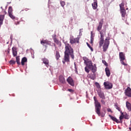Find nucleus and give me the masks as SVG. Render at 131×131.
<instances>
[{"label": "nucleus", "instance_id": "nucleus-1", "mask_svg": "<svg viewBox=\"0 0 131 131\" xmlns=\"http://www.w3.org/2000/svg\"><path fill=\"white\" fill-rule=\"evenodd\" d=\"M70 57L74 60V50L70 44L65 43L64 60L66 62H70Z\"/></svg>", "mask_w": 131, "mask_h": 131}, {"label": "nucleus", "instance_id": "nucleus-2", "mask_svg": "<svg viewBox=\"0 0 131 131\" xmlns=\"http://www.w3.org/2000/svg\"><path fill=\"white\" fill-rule=\"evenodd\" d=\"M83 60L84 61V63L86 64V67L84 68V70L85 72L87 73H89L90 72V70H91L95 74L96 72H97V66L96 64H94L93 65V63H92V60L89 59L86 57H83Z\"/></svg>", "mask_w": 131, "mask_h": 131}, {"label": "nucleus", "instance_id": "nucleus-3", "mask_svg": "<svg viewBox=\"0 0 131 131\" xmlns=\"http://www.w3.org/2000/svg\"><path fill=\"white\" fill-rule=\"evenodd\" d=\"M94 100L95 104V112L100 116L101 114V103L99 102L96 96L94 97Z\"/></svg>", "mask_w": 131, "mask_h": 131}, {"label": "nucleus", "instance_id": "nucleus-4", "mask_svg": "<svg viewBox=\"0 0 131 131\" xmlns=\"http://www.w3.org/2000/svg\"><path fill=\"white\" fill-rule=\"evenodd\" d=\"M110 37H107L104 40V44L102 46L103 51L106 52L108 50L109 45H110Z\"/></svg>", "mask_w": 131, "mask_h": 131}, {"label": "nucleus", "instance_id": "nucleus-5", "mask_svg": "<svg viewBox=\"0 0 131 131\" xmlns=\"http://www.w3.org/2000/svg\"><path fill=\"white\" fill-rule=\"evenodd\" d=\"M119 7L122 19L123 20H124V17H125V15L126 14V11L124 9V3H122L121 4H119Z\"/></svg>", "mask_w": 131, "mask_h": 131}, {"label": "nucleus", "instance_id": "nucleus-6", "mask_svg": "<svg viewBox=\"0 0 131 131\" xmlns=\"http://www.w3.org/2000/svg\"><path fill=\"white\" fill-rule=\"evenodd\" d=\"M79 43V37L74 38L73 36L70 37V43L71 45H74V43Z\"/></svg>", "mask_w": 131, "mask_h": 131}, {"label": "nucleus", "instance_id": "nucleus-7", "mask_svg": "<svg viewBox=\"0 0 131 131\" xmlns=\"http://www.w3.org/2000/svg\"><path fill=\"white\" fill-rule=\"evenodd\" d=\"M119 58L120 60L121 63L122 65L125 66V63L124 62V60H125V55H124V53L123 52L119 53Z\"/></svg>", "mask_w": 131, "mask_h": 131}, {"label": "nucleus", "instance_id": "nucleus-8", "mask_svg": "<svg viewBox=\"0 0 131 131\" xmlns=\"http://www.w3.org/2000/svg\"><path fill=\"white\" fill-rule=\"evenodd\" d=\"M104 34L102 32H100V40L99 41V47L101 48L104 44Z\"/></svg>", "mask_w": 131, "mask_h": 131}, {"label": "nucleus", "instance_id": "nucleus-9", "mask_svg": "<svg viewBox=\"0 0 131 131\" xmlns=\"http://www.w3.org/2000/svg\"><path fill=\"white\" fill-rule=\"evenodd\" d=\"M104 85L107 90H110L111 89H112L113 85L112 83H110L109 82H104Z\"/></svg>", "mask_w": 131, "mask_h": 131}, {"label": "nucleus", "instance_id": "nucleus-10", "mask_svg": "<svg viewBox=\"0 0 131 131\" xmlns=\"http://www.w3.org/2000/svg\"><path fill=\"white\" fill-rule=\"evenodd\" d=\"M41 45H42L44 47H46L47 48V46H50L51 45V42L50 41H48L47 40H42L40 41Z\"/></svg>", "mask_w": 131, "mask_h": 131}, {"label": "nucleus", "instance_id": "nucleus-11", "mask_svg": "<svg viewBox=\"0 0 131 131\" xmlns=\"http://www.w3.org/2000/svg\"><path fill=\"white\" fill-rule=\"evenodd\" d=\"M67 81L68 82L69 84H70L72 86H74V81L71 77H69L67 79Z\"/></svg>", "mask_w": 131, "mask_h": 131}, {"label": "nucleus", "instance_id": "nucleus-12", "mask_svg": "<svg viewBox=\"0 0 131 131\" xmlns=\"http://www.w3.org/2000/svg\"><path fill=\"white\" fill-rule=\"evenodd\" d=\"M4 14L0 15V27L3 24V21H4V19H5V15L7 14V12H6V11H4Z\"/></svg>", "mask_w": 131, "mask_h": 131}, {"label": "nucleus", "instance_id": "nucleus-13", "mask_svg": "<svg viewBox=\"0 0 131 131\" xmlns=\"http://www.w3.org/2000/svg\"><path fill=\"white\" fill-rule=\"evenodd\" d=\"M103 23H104V19H101L99 23V25L97 27L98 31H100L101 29H102V27H103Z\"/></svg>", "mask_w": 131, "mask_h": 131}, {"label": "nucleus", "instance_id": "nucleus-14", "mask_svg": "<svg viewBox=\"0 0 131 131\" xmlns=\"http://www.w3.org/2000/svg\"><path fill=\"white\" fill-rule=\"evenodd\" d=\"M59 80L60 83H62L63 84L66 83V81L65 80V78L63 75H60L59 77Z\"/></svg>", "mask_w": 131, "mask_h": 131}, {"label": "nucleus", "instance_id": "nucleus-15", "mask_svg": "<svg viewBox=\"0 0 131 131\" xmlns=\"http://www.w3.org/2000/svg\"><path fill=\"white\" fill-rule=\"evenodd\" d=\"M125 94L127 97H129V98L131 97V89L129 88V87H128L125 91Z\"/></svg>", "mask_w": 131, "mask_h": 131}, {"label": "nucleus", "instance_id": "nucleus-16", "mask_svg": "<svg viewBox=\"0 0 131 131\" xmlns=\"http://www.w3.org/2000/svg\"><path fill=\"white\" fill-rule=\"evenodd\" d=\"M55 57V59H56L57 60H59L60 58H61V55H60V52L59 51H55L54 52Z\"/></svg>", "mask_w": 131, "mask_h": 131}, {"label": "nucleus", "instance_id": "nucleus-17", "mask_svg": "<svg viewBox=\"0 0 131 131\" xmlns=\"http://www.w3.org/2000/svg\"><path fill=\"white\" fill-rule=\"evenodd\" d=\"M41 61H42L43 64H45L46 65V66H47V67H48V66H49V63H50L49 59H48L46 58H43L41 59Z\"/></svg>", "mask_w": 131, "mask_h": 131}, {"label": "nucleus", "instance_id": "nucleus-18", "mask_svg": "<svg viewBox=\"0 0 131 131\" xmlns=\"http://www.w3.org/2000/svg\"><path fill=\"white\" fill-rule=\"evenodd\" d=\"M98 94L99 97L101 99H105V95H104V93H103V92H102L101 91H98Z\"/></svg>", "mask_w": 131, "mask_h": 131}, {"label": "nucleus", "instance_id": "nucleus-19", "mask_svg": "<svg viewBox=\"0 0 131 131\" xmlns=\"http://www.w3.org/2000/svg\"><path fill=\"white\" fill-rule=\"evenodd\" d=\"M12 50L13 57H16L17 54V48L16 47H13Z\"/></svg>", "mask_w": 131, "mask_h": 131}, {"label": "nucleus", "instance_id": "nucleus-20", "mask_svg": "<svg viewBox=\"0 0 131 131\" xmlns=\"http://www.w3.org/2000/svg\"><path fill=\"white\" fill-rule=\"evenodd\" d=\"M108 116H109V117H110V118H111V119H112V120H113V121H115V122H116L117 123H119V122H119V121H118V120L116 117H113V116H112L111 115H109Z\"/></svg>", "mask_w": 131, "mask_h": 131}, {"label": "nucleus", "instance_id": "nucleus-21", "mask_svg": "<svg viewBox=\"0 0 131 131\" xmlns=\"http://www.w3.org/2000/svg\"><path fill=\"white\" fill-rule=\"evenodd\" d=\"M105 71L106 76H107V77H109V76H110V74H111L110 70L109 69V68H106L105 69Z\"/></svg>", "mask_w": 131, "mask_h": 131}, {"label": "nucleus", "instance_id": "nucleus-22", "mask_svg": "<svg viewBox=\"0 0 131 131\" xmlns=\"http://www.w3.org/2000/svg\"><path fill=\"white\" fill-rule=\"evenodd\" d=\"M27 62V58L26 57H23L21 59V64L23 66L25 65V63Z\"/></svg>", "mask_w": 131, "mask_h": 131}, {"label": "nucleus", "instance_id": "nucleus-23", "mask_svg": "<svg viewBox=\"0 0 131 131\" xmlns=\"http://www.w3.org/2000/svg\"><path fill=\"white\" fill-rule=\"evenodd\" d=\"M92 5L93 9L94 10H96L97 9V7H98V3H97V1H95Z\"/></svg>", "mask_w": 131, "mask_h": 131}, {"label": "nucleus", "instance_id": "nucleus-24", "mask_svg": "<svg viewBox=\"0 0 131 131\" xmlns=\"http://www.w3.org/2000/svg\"><path fill=\"white\" fill-rule=\"evenodd\" d=\"M53 40H54V42L56 43V45H61V43L60 42L59 40H58V39H57V38H56V37H53Z\"/></svg>", "mask_w": 131, "mask_h": 131}, {"label": "nucleus", "instance_id": "nucleus-25", "mask_svg": "<svg viewBox=\"0 0 131 131\" xmlns=\"http://www.w3.org/2000/svg\"><path fill=\"white\" fill-rule=\"evenodd\" d=\"M8 14H13V8L11 6L8 8Z\"/></svg>", "mask_w": 131, "mask_h": 131}, {"label": "nucleus", "instance_id": "nucleus-26", "mask_svg": "<svg viewBox=\"0 0 131 131\" xmlns=\"http://www.w3.org/2000/svg\"><path fill=\"white\" fill-rule=\"evenodd\" d=\"M115 108L117 109V110L119 111L120 112H121V109L119 106H118V104L116 103L115 105Z\"/></svg>", "mask_w": 131, "mask_h": 131}, {"label": "nucleus", "instance_id": "nucleus-27", "mask_svg": "<svg viewBox=\"0 0 131 131\" xmlns=\"http://www.w3.org/2000/svg\"><path fill=\"white\" fill-rule=\"evenodd\" d=\"M121 113L122 114L121 116H120L119 118H120V120H122V119H123V118H125V119H126V117H124L123 116V113H122V112H121Z\"/></svg>", "mask_w": 131, "mask_h": 131}, {"label": "nucleus", "instance_id": "nucleus-28", "mask_svg": "<svg viewBox=\"0 0 131 131\" xmlns=\"http://www.w3.org/2000/svg\"><path fill=\"white\" fill-rule=\"evenodd\" d=\"M16 62L18 65H20V57L17 56L16 57Z\"/></svg>", "mask_w": 131, "mask_h": 131}, {"label": "nucleus", "instance_id": "nucleus-29", "mask_svg": "<svg viewBox=\"0 0 131 131\" xmlns=\"http://www.w3.org/2000/svg\"><path fill=\"white\" fill-rule=\"evenodd\" d=\"M9 63L11 65H15L16 64V61L11 60L9 61Z\"/></svg>", "mask_w": 131, "mask_h": 131}, {"label": "nucleus", "instance_id": "nucleus-30", "mask_svg": "<svg viewBox=\"0 0 131 131\" xmlns=\"http://www.w3.org/2000/svg\"><path fill=\"white\" fill-rule=\"evenodd\" d=\"M86 45L88 46V47L91 49L92 52L94 51V49H93V47H92L91 46V45H90V44L88 42H86Z\"/></svg>", "mask_w": 131, "mask_h": 131}, {"label": "nucleus", "instance_id": "nucleus-31", "mask_svg": "<svg viewBox=\"0 0 131 131\" xmlns=\"http://www.w3.org/2000/svg\"><path fill=\"white\" fill-rule=\"evenodd\" d=\"M9 17L12 19H15V17L14 15H13V13H10L9 14Z\"/></svg>", "mask_w": 131, "mask_h": 131}, {"label": "nucleus", "instance_id": "nucleus-32", "mask_svg": "<svg viewBox=\"0 0 131 131\" xmlns=\"http://www.w3.org/2000/svg\"><path fill=\"white\" fill-rule=\"evenodd\" d=\"M60 5H61V7H62V8H64V6H65V5H66L65 2L61 1L60 2Z\"/></svg>", "mask_w": 131, "mask_h": 131}, {"label": "nucleus", "instance_id": "nucleus-33", "mask_svg": "<svg viewBox=\"0 0 131 131\" xmlns=\"http://www.w3.org/2000/svg\"><path fill=\"white\" fill-rule=\"evenodd\" d=\"M95 85L96 86V87L98 88V89H100L101 88V86L100 85V84L98 82H96L95 83Z\"/></svg>", "mask_w": 131, "mask_h": 131}, {"label": "nucleus", "instance_id": "nucleus-34", "mask_svg": "<svg viewBox=\"0 0 131 131\" xmlns=\"http://www.w3.org/2000/svg\"><path fill=\"white\" fill-rule=\"evenodd\" d=\"M102 63L105 65V66H108V63L105 60H102Z\"/></svg>", "mask_w": 131, "mask_h": 131}, {"label": "nucleus", "instance_id": "nucleus-35", "mask_svg": "<svg viewBox=\"0 0 131 131\" xmlns=\"http://www.w3.org/2000/svg\"><path fill=\"white\" fill-rule=\"evenodd\" d=\"M101 102L102 104H103V105H105V104H106V102H105V101H104V100H103V99H102V100H101Z\"/></svg>", "mask_w": 131, "mask_h": 131}, {"label": "nucleus", "instance_id": "nucleus-36", "mask_svg": "<svg viewBox=\"0 0 131 131\" xmlns=\"http://www.w3.org/2000/svg\"><path fill=\"white\" fill-rule=\"evenodd\" d=\"M98 116H101V117H104V116H105V114H101L100 113V115H98Z\"/></svg>", "mask_w": 131, "mask_h": 131}, {"label": "nucleus", "instance_id": "nucleus-37", "mask_svg": "<svg viewBox=\"0 0 131 131\" xmlns=\"http://www.w3.org/2000/svg\"><path fill=\"white\" fill-rule=\"evenodd\" d=\"M95 36L93 34V32H91V38H94Z\"/></svg>", "mask_w": 131, "mask_h": 131}, {"label": "nucleus", "instance_id": "nucleus-38", "mask_svg": "<svg viewBox=\"0 0 131 131\" xmlns=\"http://www.w3.org/2000/svg\"><path fill=\"white\" fill-rule=\"evenodd\" d=\"M107 112H111L112 113V111L110 108H107Z\"/></svg>", "mask_w": 131, "mask_h": 131}, {"label": "nucleus", "instance_id": "nucleus-39", "mask_svg": "<svg viewBox=\"0 0 131 131\" xmlns=\"http://www.w3.org/2000/svg\"><path fill=\"white\" fill-rule=\"evenodd\" d=\"M68 91L70 92V93H72V92H73V90H72V89H68Z\"/></svg>", "mask_w": 131, "mask_h": 131}, {"label": "nucleus", "instance_id": "nucleus-40", "mask_svg": "<svg viewBox=\"0 0 131 131\" xmlns=\"http://www.w3.org/2000/svg\"><path fill=\"white\" fill-rule=\"evenodd\" d=\"M10 39H11V40L12 41L13 40V35L10 36Z\"/></svg>", "mask_w": 131, "mask_h": 131}, {"label": "nucleus", "instance_id": "nucleus-41", "mask_svg": "<svg viewBox=\"0 0 131 131\" xmlns=\"http://www.w3.org/2000/svg\"><path fill=\"white\" fill-rule=\"evenodd\" d=\"M90 78H91V79H95V77L90 76Z\"/></svg>", "mask_w": 131, "mask_h": 131}, {"label": "nucleus", "instance_id": "nucleus-42", "mask_svg": "<svg viewBox=\"0 0 131 131\" xmlns=\"http://www.w3.org/2000/svg\"><path fill=\"white\" fill-rule=\"evenodd\" d=\"M66 62H67V61H65V59H64V60L62 61L63 64H65Z\"/></svg>", "mask_w": 131, "mask_h": 131}, {"label": "nucleus", "instance_id": "nucleus-43", "mask_svg": "<svg viewBox=\"0 0 131 131\" xmlns=\"http://www.w3.org/2000/svg\"><path fill=\"white\" fill-rule=\"evenodd\" d=\"M75 68L76 70H77V69H76V64H75V62L74 63Z\"/></svg>", "mask_w": 131, "mask_h": 131}, {"label": "nucleus", "instance_id": "nucleus-44", "mask_svg": "<svg viewBox=\"0 0 131 131\" xmlns=\"http://www.w3.org/2000/svg\"><path fill=\"white\" fill-rule=\"evenodd\" d=\"M53 46H54V47H55V48H57V46H56V44L54 43Z\"/></svg>", "mask_w": 131, "mask_h": 131}, {"label": "nucleus", "instance_id": "nucleus-45", "mask_svg": "<svg viewBox=\"0 0 131 131\" xmlns=\"http://www.w3.org/2000/svg\"><path fill=\"white\" fill-rule=\"evenodd\" d=\"M93 42H94V41L91 40V43H93Z\"/></svg>", "mask_w": 131, "mask_h": 131}, {"label": "nucleus", "instance_id": "nucleus-46", "mask_svg": "<svg viewBox=\"0 0 131 131\" xmlns=\"http://www.w3.org/2000/svg\"><path fill=\"white\" fill-rule=\"evenodd\" d=\"M91 40L94 41V38H91Z\"/></svg>", "mask_w": 131, "mask_h": 131}, {"label": "nucleus", "instance_id": "nucleus-47", "mask_svg": "<svg viewBox=\"0 0 131 131\" xmlns=\"http://www.w3.org/2000/svg\"><path fill=\"white\" fill-rule=\"evenodd\" d=\"M129 130L131 131V127H129Z\"/></svg>", "mask_w": 131, "mask_h": 131}, {"label": "nucleus", "instance_id": "nucleus-48", "mask_svg": "<svg viewBox=\"0 0 131 131\" xmlns=\"http://www.w3.org/2000/svg\"><path fill=\"white\" fill-rule=\"evenodd\" d=\"M1 9H3V7H1Z\"/></svg>", "mask_w": 131, "mask_h": 131}, {"label": "nucleus", "instance_id": "nucleus-49", "mask_svg": "<svg viewBox=\"0 0 131 131\" xmlns=\"http://www.w3.org/2000/svg\"><path fill=\"white\" fill-rule=\"evenodd\" d=\"M26 11H27V9H26Z\"/></svg>", "mask_w": 131, "mask_h": 131}, {"label": "nucleus", "instance_id": "nucleus-50", "mask_svg": "<svg viewBox=\"0 0 131 131\" xmlns=\"http://www.w3.org/2000/svg\"><path fill=\"white\" fill-rule=\"evenodd\" d=\"M23 10H22L21 11H20V13H21V12H22Z\"/></svg>", "mask_w": 131, "mask_h": 131}]
</instances>
